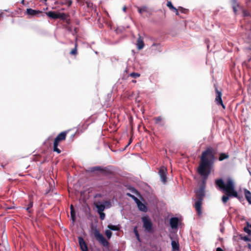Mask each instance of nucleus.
<instances>
[{
	"mask_svg": "<svg viewBox=\"0 0 251 251\" xmlns=\"http://www.w3.org/2000/svg\"><path fill=\"white\" fill-rule=\"evenodd\" d=\"M215 185L226 193V195L223 196L222 198L224 203H226L230 198L237 197V192L235 190L234 183L231 178H228L226 183L222 178L217 179L215 180Z\"/></svg>",
	"mask_w": 251,
	"mask_h": 251,
	"instance_id": "nucleus-1",
	"label": "nucleus"
},
{
	"mask_svg": "<svg viewBox=\"0 0 251 251\" xmlns=\"http://www.w3.org/2000/svg\"><path fill=\"white\" fill-rule=\"evenodd\" d=\"M216 150L212 147H208L201 153L198 169L201 170H211L215 161Z\"/></svg>",
	"mask_w": 251,
	"mask_h": 251,
	"instance_id": "nucleus-2",
	"label": "nucleus"
},
{
	"mask_svg": "<svg viewBox=\"0 0 251 251\" xmlns=\"http://www.w3.org/2000/svg\"><path fill=\"white\" fill-rule=\"evenodd\" d=\"M68 132V131L61 132L55 138L53 145V150L54 151L58 153L61 152V150L58 148V146L61 142L65 140Z\"/></svg>",
	"mask_w": 251,
	"mask_h": 251,
	"instance_id": "nucleus-3",
	"label": "nucleus"
},
{
	"mask_svg": "<svg viewBox=\"0 0 251 251\" xmlns=\"http://www.w3.org/2000/svg\"><path fill=\"white\" fill-rule=\"evenodd\" d=\"M94 236L96 240L104 247H109V242L106 240L104 237L98 230H95Z\"/></svg>",
	"mask_w": 251,
	"mask_h": 251,
	"instance_id": "nucleus-4",
	"label": "nucleus"
},
{
	"mask_svg": "<svg viewBox=\"0 0 251 251\" xmlns=\"http://www.w3.org/2000/svg\"><path fill=\"white\" fill-rule=\"evenodd\" d=\"M142 221L145 230L148 232H152V224L150 219L148 217H143L142 218Z\"/></svg>",
	"mask_w": 251,
	"mask_h": 251,
	"instance_id": "nucleus-5",
	"label": "nucleus"
},
{
	"mask_svg": "<svg viewBox=\"0 0 251 251\" xmlns=\"http://www.w3.org/2000/svg\"><path fill=\"white\" fill-rule=\"evenodd\" d=\"M215 91L216 94V98L215 101L216 104L218 105H221L224 109H225L226 107L223 102L222 100V93L221 91H219L216 85H215Z\"/></svg>",
	"mask_w": 251,
	"mask_h": 251,
	"instance_id": "nucleus-6",
	"label": "nucleus"
},
{
	"mask_svg": "<svg viewBox=\"0 0 251 251\" xmlns=\"http://www.w3.org/2000/svg\"><path fill=\"white\" fill-rule=\"evenodd\" d=\"M197 172L202 177V184L204 185H205L208 177L211 173V170L204 169L203 170H201L200 169H198Z\"/></svg>",
	"mask_w": 251,
	"mask_h": 251,
	"instance_id": "nucleus-7",
	"label": "nucleus"
},
{
	"mask_svg": "<svg viewBox=\"0 0 251 251\" xmlns=\"http://www.w3.org/2000/svg\"><path fill=\"white\" fill-rule=\"evenodd\" d=\"M159 175L162 182L165 183L167 181V171L165 167H161L158 172Z\"/></svg>",
	"mask_w": 251,
	"mask_h": 251,
	"instance_id": "nucleus-8",
	"label": "nucleus"
},
{
	"mask_svg": "<svg viewBox=\"0 0 251 251\" xmlns=\"http://www.w3.org/2000/svg\"><path fill=\"white\" fill-rule=\"evenodd\" d=\"M202 201L197 200L194 204V207L197 211L198 215L200 216L202 214L201 205Z\"/></svg>",
	"mask_w": 251,
	"mask_h": 251,
	"instance_id": "nucleus-9",
	"label": "nucleus"
},
{
	"mask_svg": "<svg viewBox=\"0 0 251 251\" xmlns=\"http://www.w3.org/2000/svg\"><path fill=\"white\" fill-rule=\"evenodd\" d=\"M231 3L234 13L235 15H237L238 9H242V7L240 6L239 3L237 1V0H231Z\"/></svg>",
	"mask_w": 251,
	"mask_h": 251,
	"instance_id": "nucleus-10",
	"label": "nucleus"
},
{
	"mask_svg": "<svg viewBox=\"0 0 251 251\" xmlns=\"http://www.w3.org/2000/svg\"><path fill=\"white\" fill-rule=\"evenodd\" d=\"M26 13L28 15H30L31 16H36L38 14H41L42 16H44V13L42 11L40 10H34L31 8H27L26 10Z\"/></svg>",
	"mask_w": 251,
	"mask_h": 251,
	"instance_id": "nucleus-11",
	"label": "nucleus"
},
{
	"mask_svg": "<svg viewBox=\"0 0 251 251\" xmlns=\"http://www.w3.org/2000/svg\"><path fill=\"white\" fill-rule=\"evenodd\" d=\"M137 48L139 50L143 49L145 46L143 41V37H142L139 34H138V38L137 40L136 43Z\"/></svg>",
	"mask_w": 251,
	"mask_h": 251,
	"instance_id": "nucleus-12",
	"label": "nucleus"
},
{
	"mask_svg": "<svg viewBox=\"0 0 251 251\" xmlns=\"http://www.w3.org/2000/svg\"><path fill=\"white\" fill-rule=\"evenodd\" d=\"M95 207L97 208L98 213L103 212L105 209V205L102 202L98 201L94 202Z\"/></svg>",
	"mask_w": 251,
	"mask_h": 251,
	"instance_id": "nucleus-13",
	"label": "nucleus"
},
{
	"mask_svg": "<svg viewBox=\"0 0 251 251\" xmlns=\"http://www.w3.org/2000/svg\"><path fill=\"white\" fill-rule=\"evenodd\" d=\"M78 243L82 251H88V247L85 241L81 237H78Z\"/></svg>",
	"mask_w": 251,
	"mask_h": 251,
	"instance_id": "nucleus-14",
	"label": "nucleus"
},
{
	"mask_svg": "<svg viewBox=\"0 0 251 251\" xmlns=\"http://www.w3.org/2000/svg\"><path fill=\"white\" fill-rule=\"evenodd\" d=\"M45 14L50 18H52L53 19H59L62 17L61 14L60 13H57L54 11H49L48 12L45 13Z\"/></svg>",
	"mask_w": 251,
	"mask_h": 251,
	"instance_id": "nucleus-15",
	"label": "nucleus"
},
{
	"mask_svg": "<svg viewBox=\"0 0 251 251\" xmlns=\"http://www.w3.org/2000/svg\"><path fill=\"white\" fill-rule=\"evenodd\" d=\"M197 200L203 201L204 197V192L203 188H200L196 193Z\"/></svg>",
	"mask_w": 251,
	"mask_h": 251,
	"instance_id": "nucleus-16",
	"label": "nucleus"
},
{
	"mask_svg": "<svg viewBox=\"0 0 251 251\" xmlns=\"http://www.w3.org/2000/svg\"><path fill=\"white\" fill-rule=\"evenodd\" d=\"M153 121L155 124L159 126H165V123L163 121V118L161 116L153 118Z\"/></svg>",
	"mask_w": 251,
	"mask_h": 251,
	"instance_id": "nucleus-17",
	"label": "nucleus"
},
{
	"mask_svg": "<svg viewBox=\"0 0 251 251\" xmlns=\"http://www.w3.org/2000/svg\"><path fill=\"white\" fill-rule=\"evenodd\" d=\"M178 220L177 218L174 217L170 219V224L171 226L173 228H175L177 227Z\"/></svg>",
	"mask_w": 251,
	"mask_h": 251,
	"instance_id": "nucleus-18",
	"label": "nucleus"
},
{
	"mask_svg": "<svg viewBox=\"0 0 251 251\" xmlns=\"http://www.w3.org/2000/svg\"><path fill=\"white\" fill-rule=\"evenodd\" d=\"M72 0H61L59 2L58 1H55V3H59L61 5H67L68 7H70L72 4Z\"/></svg>",
	"mask_w": 251,
	"mask_h": 251,
	"instance_id": "nucleus-19",
	"label": "nucleus"
},
{
	"mask_svg": "<svg viewBox=\"0 0 251 251\" xmlns=\"http://www.w3.org/2000/svg\"><path fill=\"white\" fill-rule=\"evenodd\" d=\"M137 10L140 14L142 16H143L145 13L148 12V7L145 6L137 7Z\"/></svg>",
	"mask_w": 251,
	"mask_h": 251,
	"instance_id": "nucleus-20",
	"label": "nucleus"
},
{
	"mask_svg": "<svg viewBox=\"0 0 251 251\" xmlns=\"http://www.w3.org/2000/svg\"><path fill=\"white\" fill-rule=\"evenodd\" d=\"M138 208L140 211H143V212H146L147 210V206L143 203L141 201H139L137 203Z\"/></svg>",
	"mask_w": 251,
	"mask_h": 251,
	"instance_id": "nucleus-21",
	"label": "nucleus"
},
{
	"mask_svg": "<svg viewBox=\"0 0 251 251\" xmlns=\"http://www.w3.org/2000/svg\"><path fill=\"white\" fill-rule=\"evenodd\" d=\"M245 196L250 204H251V192L247 189H244Z\"/></svg>",
	"mask_w": 251,
	"mask_h": 251,
	"instance_id": "nucleus-22",
	"label": "nucleus"
},
{
	"mask_svg": "<svg viewBox=\"0 0 251 251\" xmlns=\"http://www.w3.org/2000/svg\"><path fill=\"white\" fill-rule=\"evenodd\" d=\"M173 251H178L179 250V245L178 242L173 240L171 242Z\"/></svg>",
	"mask_w": 251,
	"mask_h": 251,
	"instance_id": "nucleus-23",
	"label": "nucleus"
},
{
	"mask_svg": "<svg viewBox=\"0 0 251 251\" xmlns=\"http://www.w3.org/2000/svg\"><path fill=\"white\" fill-rule=\"evenodd\" d=\"M85 3L86 4V6L89 9L91 10L94 9L95 11H96V7L94 6L93 3L90 0H86Z\"/></svg>",
	"mask_w": 251,
	"mask_h": 251,
	"instance_id": "nucleus-24",
	"label": "nucleus"
},
{
	"mask_svg": "<svg viewBox=\"0 0 251 251\" xmlns=\"http://www.w3.org/2000/svg\"><path fill=\"white\" fill-rule=\"evenodd\" d=\"M77 39H76V41L75 43V48L72 50L70 51V53L71 55H76L77 53V43L76 41Z\"/></svg>",
	"mask_w": 251,
	"mask_h": 251,
	"instance_id": "nucleus-25",
	"label": "nucleus"
},
{
	"mask_svg": "<svg viewBox=\"0 0 251 251\" xmlns=\"http://www.w3.org/2000/svg\"><path fill=\"white\" fill-rule=\"evenodd\" d=\"M229 157L228 154L225 153H221L219 155V160L220 161H223L224 159H227Z\"/></svg>",
	"mask_w": 251,
	"mask_h": 251,
	"instance_id": "nucleus-26",
	"label": "nucleus"
},
{
	"mask_svg": "<svg viewBox=\"0 0 251 251\" xmlns=\"http://www.w3.org/2000/svg\"><path fill=\"white\" fill-rule=\"evenodd\" d=\"M90 171L91 172H94L95 171H103V169L100 166L94 167L90 168Z\"/></svg>",
	"mask_w": 251,
	"mask_h": 251,
	"instance_id": "nucleus-27",
	"label": "nucleus"
},
{
	"mask_svg": "<svg viewBox=\"0 0 251 251\" xmlns=\"http://www.w3.org/2000/svg\"><path fill=\"white\" fill-rule=\"evenodd\" d=\"M133 232H134V234L135 235V236H136L137 239L139 242H140L141 240H140V235H139V234L138 231L137 230V226L134 227V228L133 229Z\"/></svg>",
	"mask_w": 251,
	"mask_h": 251,
	"instance_id": "nucleus-28",
	"label": "nucleus"
},
{
	"mask_svg": "<svg viewBox=\"0 0 251 251\" xmlns=\"http://www.w3.org/2000/svg\"><path fill=\"white\" fill-rule=\"evenodd\" d=\"M108 228L110 230L114 231H117L119 230V227L118 226L112 225H109L108 226Z\"/></svg>",
	"mask_w": 251,
	"mask_h": 251,
	"instance_id": "nucleus-29",
	"label": "nucleus"
},
{
	"mask_svg": "<svg viewBox=\"0 0 251 251\" xmlns=\"http://www.w3.org/2000/svg\"><path fill=\"white\" fill-rule=\"evenodd\" d=\"M250 226L249 225H247L246 226H245L243 228L244 231L247 233L249 236H251V230L250 229Z\"/></svg>",
	"mask_w": 251,
	"mask_h": 251,
	"instance_id": "nucleus-30",
	"label": "nucleus"
},
{
	"mask_svg": "<svg viewBox=\"0 0 251 251\" xmlns=\"http://www.w3.org/2000/svg\"><path fill=\"white\" fill-rule=\"evenodd\" d=\"M129 76H130L133 78H136L137 77H139L140 76V74L139 73H137L133 72V73L130 74L129 75Z\"/></svg>",
	"mask_w": 251,
	"mask_h": 251,
	"instance_id": "nucleus-31",
	"label": "nucleus"
},
{
	"mask_svg": "<svg viewBox=\"0 0 251 251\" xmlns=\"http://www.w3.org/2000/svg\"><path fill=\"white\" fill-rule=\"evenodd\" d=\"M102 203L105 205V208H109L111 206V203L109 201H104Z\"/></svg>",
	"mask_w": 251,
	"mask_h": 251,
	"instance_id": "nucleus-32",
	"label": "nucleus"
},
{
	"mask_svg": "<svg viewBox=\"0 0 251 251\" xmlns=\"http://www.w3.org/2000/svg\"><path fill=\"white\" fill-rule=\"evenodd\" d=\"M167 6L170 8V10L172 11L176 8L173 5L171 1H167Z\"/></svg>",
	"mask_w": 251,
	"mask_h": 251,
	"instance_id": "nucleus-33",
	"label": "nucleus"
},
{
	"mask_svg": "<svg viewBox=\"0 0 251 251\" xmlns=\"http://www.w3.org/2000/svg\"><path fill=\"white\" fill-rule=\"evenodd\" d=\"M105 235L108 239H110L112 236V233L109 230H106L105 231Z\"/></svg>",
	"mask_w": 251,
	"mask_h": 251,
	"instance_id": "nucleus-34",
	"label": "nucleus"
},
{
	"mask_svg": "<svg viewBox=\"0 0 251 251\" xmlns=\"http://www.w3.org/2000/svg\"><path fill=\"white\" fill-rule=\"evenodd\" d=\"M70 213H71V218H72V220L73 221H75V210L71 211Z\"/></svg>",
	"mask_w": 251,
	"mask_h": 251,
	"instance_id": "nucleus-35",
	"label": "nucleus"
},
{
	"mask_svg": "<svg viewBox=\"0 0 251 251\" xmlns=\"http://www.w3.org/2000/svg\"><path fill=\"white\" fill-rule=\"evenodd\" d=\"M240 238L242 240H243L245 241H251V239L247 236H241Z\"/></svg>",
	"mask_w": 251,
	"mask_h": 251,
	"instance_id": "nucleus-36",
	"label": "nucleus"
},
{
	"mask_svg": "<svg viewBox=\"0 0 251 251\" xmlns=\"http://www.w3.org/2000/svg\"><path fill=\"white\" fill-rule=\"evenodd\" d=\"M179 10L183 13L187 14L188 12V10L187 9L183 8L181 7H179Z\"/></svg>",
	"mask_w": 251,
	"mask_h": 251,
	"instance_id": "nucleus-37",
	"label": "nucleus"
},
{
	"mask_svg": "<svg viewBox=\"0 0 251 251\" xmlns=\"http://www.w3.org/2000/svg\"><path fill=\"white\" fill-rule=\"evenodd\" d=\"M33 206V202L31 201L29 202V203L28 204V206L26 208V210L29 212L30 213L31 211L30 209Z\"/></svg>",
	"mask_w": 251,
	"mask_h": 251,
	"instance_id": "nucleus-38",
	"label": "nucleus"
},
{
	"mask_svg": "<svg viewBox=\"0 0 251 251\" xmlns=\"http://www.w3.org/2000/svg\"><path fill=\"white\" fill-rule=\"evenodd\" d=\"M100 215V219L101 220H103L105 218V214L103 213V212H100V213H98Z\"/></svg>",
	"mask_w": 251,
	"mask_h": 251,
	"instance_id": "nucleus-39",
	"label": "nucleus"
},
{
	"mask_svg": "<svg viewBox=\"0 0 251 251\" xmlns=\"http://www.w3.org/2000/svg\"><path fill=\"white\" fill-rule=\"evenodd\" d=\"M86 0H76V2L81 6H82L85 4Z\"/></svg>",
	"mask_w": 251,
	"mask_h": 251,
	"instance_id": "nucleus-40",
	"label": "nucleus"
},
{
	"mask_svg": "<svg viewBox=\"0 0 251 251\" xmlns=\"http://www.w3.org/2000/svg\"><path fill=\"white\" fill-rule=\"evenodd\" d=\"M242 13L244 17H247L250 15L249 12L244 9L242 10Z\"/></svg>",
	"mask_w": 251,
	"mask_h": 251,
	"instance_id": "nucleus-41",
	"label": "nucleus"
},
{
	"mask_svg": "<svg viewBox=\"0 0 251 251\" xmlns=\"http://www.w3.org/2000/svg\"><path fill=\"white\" fill-rule=\"evenodd\" d=\"M178 10H179V8L176 9V8H175V9H174L173 11L176 13V15H179Z\"/></svg>",
	"mask_w": 251,
	"mask_h": 251,
	"instance_id": "nucleus-42",
	"label": "nucleus"
},
{
	"mask_svg": "<svg viewBox=\"0 0 251 251\" xmlns=\"http://www.w3.org/2000/svg\"><path fill=\"white\" fill-rule=\"evenodd\" d=\"M237 199H238L240 201L242 200V199H243V197L242 196H239L238 194H237V197H236Z\"/></svg>",
	"mask_w": 251,
	"mask_h": 251,
	"instance_id": "nucleus-43",
	"label": "nucleus"
},
{
	"mask_svg": "<svg viewBox=\"0 0 251 251\" xmlns=\"http://www.w3.org/2000/svg\"><path fill=\"white\" fill-rule=\"evenodd\" d=\"M132 199H133L136 202V203H137V202H138L139 201H140L136 197H135L134 196V197L132 198Z\"/></svg>",
	"mask_w": 251,
	"mask_h": 251,
	"instance_id": "nucleus-44",
	"label": "nucleus"
},
{
	"mask_svg": "<svg viewBox=\"0 0 251 251\" xmlns=\"http://www.w3.org/2000/svg\"><path fill=\"white\" fill-rule=\"evenodd\" d=\"M126 195H127V196H128V197H129L131 198H133V197H134V196H133V195H131V194H130V193H127L126 194Z\"/></svg>",
	"mask_w": 251,
	"mask_h": 251,
	"instance_id": "nucleus-45",
	"label": "nucleus"
},
{
	"mask_svg": "<svg viewBox=\"0 0 251 251\" xmlns=\"http://www.w3.org/2000/svg\"><path fill=\"white\" fill-rule=\"evenodd\" d=\"M216 251H224L222 248L218 247L216 249Z\"/></svg>",
	"mask_w": 251,
	"mask_h": 251,
	"instance_id": "nucleus-46",
	"label": "nucleus"
},
{
	"mask_svg": "<svg viewBox=\"0 0 251 251\" xmlns=\"http://www.w3.org/2000/svg\"><path fill=\"white\" fill-rule=\"evenodd\" d=\"M70 210H71V211L75 210L74 207V206H73V204H71V206H70Z\"/></svg>",
	"mask_w": 251,
	"mask_h": 251,
	"instance_id": "nucleus-47",
	"label": "nucleus"
},
{
	"mask_svg": "<svg viewBox=\"0 0 251 251\" xmlns=\"http://www.w3.org/2000/svg\"><path fill=\"white\" fill-rule=\"evenodd\" d=\"M247 247H248V248L249 249H250V250H251V244L250 243H249V244H248Z\"/></svg>",
	"mask_w": 251,
	"mask_h": 251,
	"instance_id": "nucleus-48",
	"label": "nucleus"
},
{
	"mask_svg": "<svg viewBox=\"0 0 251 251\" xmlns=\"http://www.w3.org/2000/svg\"><path fill=\"white\" fill-rule=\"evenodd\" d=\"M123 10L124 11L126 12V6L124 7L123 8Z\"/></svg>",
	"mask_w": 251,
	"mask_h": 251,
	"instance_id": "nucleus-49",
	"label": "nucleus"
},
{
	"mask_svg": "<svg viewBox=\"0 0 251 251\" xmlns=\"http://www.w3.org/2000/svg\"><path fill=\"white\" fill-rule=\"evenodd\" d=\"M247 225H249V226H250L251 228V224H250L249 222H247Z\"/></svg>",
	"mask_w": 251,
	"mask_h": 251,
	"instance_id": "nucleus-50",
	"label": "nucleus"
},
{
	"mask_svg": "<svg viewBox=\"0 0 251 251\" xmlns=\"http://www.w3.org/2000/svg\"><path fill=\"white\" fill-rule=\"evenodd\" d=\"M157 45H158V44L154 43V44H152V47L155 46H157Z\"/></svg>",
	"mask_w": 251,
	"mask_h": 251,
	"instance_id": "nucleus-51",
	"label": "nucleus"
},
{
	"mask_svg": "<svg viewBox=\"0 0 251 251\" xmlns=\"http://www.w3.org/2000/svg\"><path fill=\"white\" fill-rule=\"evenodd\" d=\"M131 141H132V139H131V138H130V140H129V143H128V144H130V143L131 142Z\"/></svg>",
	"mask_w": 251,
	"mask_h": 251,
	"instance_id": "nucleus-52",
	"label": "nucleus"
},
{
	"mask_svg": "<svg viewBox=\"0 0 251 251\" xmlns=\"http://www.w3.org/2000/svg\"><path fill=\"white\" fill-rule=\"evenodd\" d=\"M132 82H133V83H135L136 82V81L135 80H132Z\"/></svg>",
	"mask_w": 251,
	"mask_h": 251,
	"instance_id": "nucleus-53",
	"label": "nucleus"
},
{
	"mask_svg": "<svg viewBox=\"0 0 251 251\" xmlns=\"http://www.w3.org/2000/svg\"><path fill=\"white\" fill-rule=\"evenodd\" d=\"M135 191H136V189H134L133 190V191H132V192H135Z\"/></svg>",
	"mask_w": 251,
	"mask_h": 251,
	"instance_id": "nucleus-54",
	"label": "nucleus"
},
{
	"mask_svg": "<svg viewBox=\"0 0 251 251\" xmlns=\"http://www.w3.org/2000/svg\"><path fill=\"white\" fill-rule=\"evenodd\" d=\"M24 0H22V3H24Z\"/></svg>",
	"mask_w": 251,
	"mask_h": 251,
	"instance_id": "nucleus-55",
	"label": "nucleus"
},
{
	"mask_svg": "<svg viewBox=\"0 0 251 251\" xmlns=\"http://www.w3.org/2000/svg\"><path fill=\"white\" fill-rule=\"evenodd\" d=\"M251 60V57L249 59V61Z\"/></svg>",
	"mask_w": 251,
	"mask_h": 251,
	"instance_id": "nucleus-56",
	"label": "nucleus"
}]
</instances>
